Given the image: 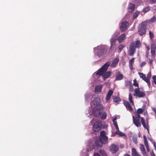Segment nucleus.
Returning <instances> with one entry per match:
<instances>
[{
    "mask_svg": "<svg viewBox=\"0 0 156 156\" xmlns=\"http://www.w3.org/2000/svg\"><path fill=\"white\" fill-rule=\"evenodd\" d=\"M110 64V62L108 61L106 62L103 66L99 69L98 72L96 73L97 75L101 76L103 77L104 80L109 78L111 76L112 72L111 71L106 72Z\"/></svg>",
    "mask_w": 156,
    "mask_h": 156,
    "instance_id": "nucleus-1",
    "label": "nucleus"
},
{
    "mask_svg": "<svg viewBox=\"0 0 156 156\" xmlns=\"http://www.w3.org/2000/svg\"><path fill=\"white\" fill-rule=\"evenodd\" d=\"M141 45V43L139 40H137L134 41L130 43L129 47V55H133L136 51V48H139Z\"/></svg>",
    "mask_w": 156,
    "mask_h": 156,
    "instance_id": "nucleus-2",
    "label": "nucleus"
},
{
    "mask_svg": "<svg viewBox=\"0 0 156 156\" xmlns=\"http://www.w3.org/2000/svg\"><path fill=\"white\" fill-rule=\"evenodd\" d=\"M140 114L136 113L135 117L133 116V123L137 127H140L141 125L140 122V119L141 120L140 115Z\"/></svg>",
    "mask_w": 156,
    "mask_h": 156,
    "instance_id": "nucleus-3",
    "label": "nucleus"
},
{
    "mask_svg": "<svg viewBox=\"0 0 156 156\" xmlns=\"http://www.w3.org/2000/svg\"><path fill=\"white\" fill-rule=\"evenodd\" d=\"M106 48L105 46H101L98 47L97 55L99 57H103L107 52Z\"/></svg>",
    "mask_w": 156,
    "mask_h": 156,
    "instance_id": "nucleus-4",
    "label": "nucleus"
},
{
    "mask_svg": "<svg viewBox=\"0 0 156 156\" xmlns=\"http://www.w3.org/2000/svg\"><path fill=\"white\" fill-rule=\"evenodd\" d=\"M102 128V125L101 122L97 121L93 126V129L95 132H98L100 131Z\"/></svg>",
    "mask_w": 156,
    "mask_h": 156,
    "instance_id": "nucleus-5",
    "label": "nucleus"
},
{
    "mask_svg": "<svg viewBox=\"0 0 156 156\" xmlns=\"http://www.w3.org/2000/svg\"><path fill=\"white\" fill-rule=\"evenodd\" d=\"M134 95L137 97L143 98L145 96L146 94L144 92L141 91L140 89L136 88L134 90Z\"/></svg>",
    "mask_w": 156,
    "mask_h": 156,
    "instance_id": "nucleus-6",
    "label": "nucleus"
},
{
    "mask_svg": "<svg viewBox=\"0 0 156 156\" xmlns=\"http://www.w3.org/2000/svg\"><path fill=\"white\" fill-rule=\"evenodd\" d=\"M141 122L142 125L144 127V128L146 129H147L148 133H149V125L148 124L149 121H148V119L147 118L146 119V124L145 122L144 119V118L143 117H141Z\"/></svg>",
    "mask_w": 156,
    "mask_h": 156,
    "instance_id": "nucleus-7",
    "label": "nucleus"
},
{
    "mask_svg": "<svg viewBox=\"0 0 156 156\" xmlns=\"http://www.w3.org/2000/svg\"><path fill=\"white\" fill-rule=\"evenodd\" d=\"M147 28L146 25L142 24L141 26L138 29V32L140 35L141 36L145 35Z\"/></svg>",
    "mask_w": 156,
    "mask_h": 156,
    "instance_id": "nucleus-8",
    "label": "nucleus"
},
{
    "mask_svg": "<svg viewBox=\"0 0 156 156\" xmlns=\"http://www.w3.org/2000/svg\"><path fill=\"white\" fill-rule=\"evenodd\" d=\"M110 151L113 153H115L119 150V147L114 144H112L109 147Z\"/></svg>",
    "mask_w": 156,
    "mask_h": 156,
    "instance_id": "nucleus-9",
    "label": "nucleus"
},
{
    "mask_svg": "<svg viewBox=\"0 0 156 156\" xmlns=\"http://www.w3.org/2000/svg\"><path fill=\"white\" fill-rule=\"evenodd\" d=\"M129 26L128 22L127 21L122 22L120 26V29L121 31L122 32L124 31L127 28V27Z\"/></svg>",
    "mask_w": 156,
    "mask_h": 156,
    "instance_id": "nucleus-10",
    "label": "nucleus"
},
{
    "mask_svg": "<svg viewBox=\"0 0 156 156\" xmlns=\"http://www.w3.org/2000/svg\"><path fill=\"white\" fill-rule=\"evenodd\" d=\"M93 115L95 117H99L101 115V112L99 108H94L93 111Z\"/></svg>",
    "mask_w": 156,
    "mask_h": 156,
    "instance_id": "nucleus-11",
    "label": "nucleus"
},
{
    "mask_svg": "<svg viewBox=\"0 0 156 156\" xmlns=\"http://www.w3.org/2000/svg\"><path fill=\"white\" fill-rule=\"evenodd\" d=\"M105 140L103 139L99 138V139L96 140L95 142L96 145L98 147H101L103 144H106L108 143V141L104 143Z\"/></svg>",
    "mask_w": 156,
    "mask_h": 156,
    "instance_id": "nucleus-12",
    "label": "nucleus"
},
{
    "mask_svg": "<svg viewBox=\"0 0 156 156\" xmlns=\"http://www.w3.org/2000/svg\"><path fill=\"white\" fill-rule=\"evenodd\" d=\"M101 136L99 138L103 139L105 140L104 143L108 141V137L105 135L106 133L104 131H102L100 133Z\"/></svg>",
    "mask_w": 156,
    "mask_h": 156,
    "instance_id": "nucleus-13",
    "label": "nucleus"
},
{
    "mask_svg": "<svg viewBox=\"0 0 156 156\" xmlns=\"http://www.w3.org/2000/svg\"><path fill=\"white\" fill-rule=\"evenodd\" d=\"M100 100L99 97L97 96L94 98L92 102L95 105L98 106L100 104Z\"/></svg>",
    "mask_w": 156,
    "mask_h": 156,
    "instance_id": "nucleus-14",
    "label": "nucleus"
},
{
    "mask_svg": "<svg viewBox=\"0 0 156 156\" xmlns=\"http://www.w3.org/2000/svg\"><path fill=\"white\" fill-rule=\"evenodd\" d=\"M126 38V35L125 34H123L120 35L117 39L119 43L122 42Z\"/></svg>",
    "mask_w": 156,
    "mask_h": 156,
    "instance_id": "nucleus-15",
    "label": "nucleus"
},
{
    "mask_svg": "<svg viewBox=\"0 0 156 156\" xmlns=\"http://www.w3.org/2000/svg\"><path fill=\"white\" fill-rule=\"evenodd\" d=\"M143 138L144 140V144L146 147V149L148 152L150 151V149L149 146L147 141V140L146 136L145 135H144Z\"/></svg>",
    "mask_w": 156,
    "mask_h": 156,
    "instance_id": "nucleus-16",
    "label": "nucleus"
},
{
    "mask_svg": "<svg viewBox=\"0 0 156 156\" xmlns=\"http://www.w3.org/2000/svg\"><path fill=\"white\" fill-rule=\"evenodd\" d=\"M140 150L144 156H148V155L145 151V150L144 145L142 144H140Z\"/></svg>",
    "mask_w": 156,
    "mask_h": 156,
    "instance_id": "nucleus-17",
    "label": "nucleus"
},
{
    "mask_svg": "<svg viewBox=\"0 0 156 156\" xmlns=\"http://www.w3.org/2000/svg\"><path fill=\"white\" fill-rule=\"evenodd\" d=\"M124 104L127 109H128L131 111H132L133 110V109L131 106L130 104L128 101H124Z\"/></svg>",
    "mask_w": 156,
    "mask_h": 156,
    "instance_id": "nucleus-18",
    "label": "nucleus"
},
{
    "mask_svg": "<svg viewBox=\"0 0 156 156\" xmlns=\"http://www.w3.org/2000/svg\"><path fill=\"white\" fill-rule=\"evenodd\" d=\"M119 61V59L118 58H116L114 59L111 65V66L112 67H114L116 65L118 64Z\"/></svg>",
    "mask_w": 156,
    "mask_h": 156,
    "instance_id": "nucleus-19",
    "label": "nucleus"
},
{
    "mask_svg": "<svg viewBox=\"0 0 156 156\" xmlns=\"http://www.w3.org/2000/svg\"><path fill=\"white\" fill-rule=\"evenodd\" d=\"M102 85L101 84L98 85L96 86L95 88V93H97L98 92H101Z\"/></svg>",
    "mask_w": 156,
    "mask_h": 156,
    "instance_id": "nucleus-20",
    "label": "nucleus"
},
{
    "mask_svg": "<svg viewBox=\"0 0 156 156\" xmlns=\"http://www.w3.org/2000/svg\"><path fill=\"white\" fill-rule=\"evenodd\" d=\"M156 50V46L155 45L152 46L151 47V56L155 57L156 54L155 50Z\"/></svg>",
    "mask_w": 156,
    "mask_h": 156,
    "instance_id": "nucleus-21",
    "label": "nucleus"
},
{
    "mask_svg": "<svg viewBox=\"0 0 156 156\" xmlns=\"http://www.w3.org/2000/svg\"><path fill=\"white\" fill-rule=\"evenodd\" d=\"M151 72H149L148 73V74L147 75V79L148 81H147V84L149 87L151 85V83L150 82V80L151 78Z\"/></svg>",
    "mask_w": 156,
    "mask_h": 156,
    "instance_id": "nucleus-22",
    "label": "nucleus"
},
{
    "mask_svg": "<svg viewBox=\"0 0 156 156\" xmlns=\"http://www.w3.org/2000/svg\"><path fill=\"white\" fill-rule=\"evenodd\" d=\"M138 74L139 75L140 77L147 83V81L148 80H147V77L143 73H139Z\"/></svg>",
    "mask_w": 156,
    "mask_h": 156,
    "instance_id": "nucleus-23",
    "label": "nucleus"
},
{
    "mask_svg": "<svg viewBox=\"0 0 156 156\" xmlns=\"http://www.w3.org/2000/svg\"><path fill=\"white\" fill-rule=\"evenodd\" d=\"M113 92V91L112 90H109L106 97V100L107 101L109 100Z\"/></svg>",
    "mask_w": 156,
    "mask_h": 156,
    "instance_id": "nucleus-24",
    "label": "nucleus"
},
{
    "mask_svg": "<svg viewBox=\"0 0 156 156\" xmlns=\"http://www.w3.org/2000/svg\"><path fill=\"white\" fill-rule=\"evenodd\" d=\"M135 59V58H133L131 60H130L129 61V67L130 68V69L131 70H132L133 69V64L134 62V60Z\"/></svg>",
    "mask_w": 156,
    "mask_h": 156,
    "instance_id": "nucleus-25",
    "label": "nucleus"
},
{
    "mask_svg": "<svg viewBox=\"0 0 156 156\" xmlns=\"http://www.w3.org/2000/svg\"><path fill=\"white\" fill-rule=\"evenodd\" d=\"M123 78V75L120 73H119L117 74L116 76L115 79V80H122Z\"/></svg>",
    "mask_w": 156,
    "mask_h": 156,
    "instance_id": "nucleus-26",
    "label": "nucleus"
},
{
    "mask_svg": "<svg viewBox=\"0 0 156 156\" xmlns=\"http://www.w3.org/2000/svg\"><path fill=\"white\" fill-rule=\"evenodd\" d=\"M155 57L151 56L150 58H147L149 61V63L150 66H151L153 65V62L155 59Z\"/></svg>",
    "mask_w": 156,
    "mask_h": 156,
    "instance_id": "nucleus-27",
    "label": "nucleus"
},
{
    "mask_svg": "<svg viewBox=\"0 0 156 156\" xmlns=\"http://www.w3.org/2000/svg\"><path fill=\"white\" fill-rule=\"evenodd\" d=\"M131 153L132 156H136L139 154L137 152L136 149L134 148H132Z\"/></svg>",
    "mask_w": 156,
    "mask_h": 156,
    "instance_id": "nucleus-28",
    "label": "nucleus"
},
{
    "mask_svg": "<svg viewBox=\"0 0 156 156\" xmlns=\"http://www.w3.org/2000/svg\"><path fill=\"white\" fill-rule=\"evenodd\" d=\"M129 100L130 103H132L133 105H134V104L133 101V97L131 93H130L129 95Z\"/></svg>",
    "mask_w": 156,
    "mask_h": 156,
    "instance_id": "nucleus-29",
    "label": "nucleus"
},
{
    "mask_svg": "<svg viewBox=\"0 0 156 156\" xmlns=\"http://www.w3.org/2000/svg\"><path fill=\"white\" fill-rule=\"evenodd\" d=\"M135 5L132 3H130L129 5V9L131 10L132 11H134L135 9Z\"/></svg>",
    "mask_w": 156,
    "mask_h": 156,
    "instance_id": "nucleus-30",
    "label": "nucleus"
},
{
    "mask_svg": "<svg viewBox=\"0 0 156 156\" xmlns=\"http://www.w3.org/2000/svg\"><path fill=\"white\" fill-rule=\"evenodd\" d=\"M149 22L151 23H154L156 21V17L153 16L151 19L148 21Z\"/></svg>",
    "mask_w": 156,
    "mask_h": 156,
    "instance_id": "nucleus-31",
    "label": "nucleus"
},
{
    "mask_svg": "<svg viewBox=\"0 0 156 156\" xmlns=\"http://www.w3.org/2000/svg\"><path fill=\"white\" fill-rule=\"evenodd\" d=\"M131 84V83L130 81L127 80L125 81V86L126 87H129Z\"/></svg>",
    "mask_w": 156,
    "mask_h": 156,
    "instance_id": "nucleus-32",
    "label": "nucleus"
},
{
    "mask_svg": "<svg viewBox=\"0 0 156 156\" xmlns=\"http://www.w3.org/2000/svg\"><path fill=\"white\" fill-rule=\"evenodd\" d=\"M107 117V114L105 112H104L102 114V115L101 117V119H106Z\"/></svg>",
    "mask_w": 156,
    "mask_h": 156,
    "instance_id": "nucleus-33",
    "label": "nucleus"
},
{
    "mask_svg": "<svg viewBox=\"0 0 156 156\" xmlns=\"http://www.w3.org/2000/svg\"><path fill=\"white\" fill-rule=\"evenodd\" d=\"M99 152L102 156H108L106 153V152L103 150H100Z\"/></svg>",
    "mask_w": 156,
    "mask_h": 156,
    "instance_id": "nucleus-34",
    "label": "nucleus"
},
{
    "mask_svg": "<svg viewBox=\"0 0 156 156\" xmlns=\"http://www.w3.org/2000/svg\"><path fill=\"white\" fill-rule=\"evenodd\" d=\"M150 9V7L149 6H147L144 9L143 12L144 13H146Z\"/></svg>",
    "mask_w": 156,
    "mask_h": 156,
    "instance_id": "nucleus-35",
    "label": "nucleus"
},
{
    "mask_svg": "<svg viewBox=\"0 0 156 156\" xmlns=\"http://www.w3.org/2000/svg\"><path fill=\"white\" fill-rule=\"evenodd\" d=\"M116 40V39L115 38L113 37L111 38L110 40V42L112 46H113L114 43L115 42Z\"/></svg>",
    "mask_w": 156,
    "mask_h": 156,
    "instance_id": "nucleus-36",
    "label": "nucleus"
},
{
    "mask_svg": "<svg viewBox=\"0 0 156 156\" xmlns=\"http://www.w3.org/2000/svg\"><path fill=\"white\" fill-rule=\"evenodd\" d=\"M114 101L115 102H118L121 101L120 98L118 97H115L113 98Z\"/></svg>",
    "mask_w": 156,
    "mask_h": 156,
    "instance_id": "nucleus-37",
    "label": "nucleus"
},
{
    "mask_svg": "<svg viewBox=\"0 0 156 156\" xmlns=\"http://www.w3.org/2000/svg\"><path fill=\"white\" fill-rule=\"evenodd\" d=\"M149 35L151 39L152 40L154 37V34L152 33L151 31L149 32Z\"/></svg>",
    "mask_w": 156,
    "mask_h": 156,
    "instance_id": "nucleus-38",
    "label": "nucleus"
},
{
    "mask_svg": "<svg viewBox=\"0 0 156 156\" xmlns=\"http://www.w3.org/2000/svg\"><path fill=\"white\" fill-rule=\"evenodd\" d=\"M139 14V13L138 12H135L133 14V19H135L136 17H137L138 16Z\"/></svg>",
    "mask_w": 156,
    "mask_h": 156,
    "instance_id": "nucleus-39",
    "label": "nucleus"
},
{
    "mask_svg": "<svg viewBox=\"0 0 156 156\" xmlns=\"http://www.w3.org/2000/svg\"><path fill=\"white\" fill-rule=\"evenodd\" d=\"M143 112V110L142 108H139L137 110L136 113L139 114H141Z\"/></svg>",
    "mask_w": 156,
    "mask_h": 156,
    "instance_id": "nucleus-40",
    "label": "nucleus"
},
{
    "mask_svg": "<svg viewBox=\"0 0 156 156\" xmlns=\"http://www.w3.org/2000/svg\"><path fill=\"white\" fill-rule=\"evenodd\" d=\"M124 47V46L122 44H120L118 46V48L119 50L121 51L122 50Z\"/></svg>",
    "mask_w": 156,
    "mask_h": 156,
    "instance_id": "nucleus-41",
    "label": "nucleus"
},
{
    "mask_svg": "<svg viewBox=\"0 0 156 156\" xmlns=\"http://www.w3.org/2000/svg\"><path fill=\"white\" fill-rule=\"evenodd\" d=\"M134 83H133V85L134 86L136 87H138V83L136 81V79H134L133 80Z\"/></svg>",
    "mask_w": 156,
    "mask_h": 156,
    "instance_id": "nucleus-42",
    "label": "nucleus"
},
{
    "mask_svg": "<svg viewBox=\"0 0 156 156\" xmlns=\"http://www.w3.org/2000/svg\"><path fill=\"white\" fill-rule=\"evenodd\" d=\"M117 134L120 136H123L124 135V134L123 133L119 131H117Z\"/></svg>",
    "mask_w": 156,
    "mask_h": 156,
    "instance_id": "nucleus-43",
    "label": "nucleus"
},
{
    "mask_svg": "<svg viewBox=\"0 0 156 156\" xmlns=\"http://www.w3.org/2000/svg\"><path fill=\"white\" fill-rule=\"evenodd\" d=\"M146 64V63L145 62H142L140 65V66L141 67H143V66H145Z\"/></svg>",
    "mask_w": 156,
    "mask_h": 156,
    "instance_id": "nucleus-44",
    "label": "nucleus"
},
{
    "mask_svg": "<svg viewBox=\"0 0 156 156\" xmlns=\"http://www.w3.org/2000/svg\"><path fill=\"white\" fill-rule=\"evenodd\" d=\"M152 78L153 80V82L154 83H155L156 82V76H154L152 77Z\"/></svg>",
    "mask_w": 156,
    "mask_h": 156,
    "instance_id": "nucleus-45",
    "label": "nucleus"
},
{
    "mask_svg": "<svg viewBox=\"0 0 156 156\" xmlns=\"http://www.w3.org/2000/svg\"><path fill=\"white\" fill-rule=\"evenodd\" d=\"M149 1L152 4L156 3V0H149Z\"/></svg>",
    "mask_w": 156,
    "mask_h": 156,
    "instance_id": "nucleus-46",
    "label": "nucleus"
},
{
    "mask_svg": "<svg viewBox=\"0 0 156 156\" xmlns=\"http://www.w3.org/2000/svg\"><path fill=\"white\" fill-rule=\"evenodd\" d=\"M149 53V51H146V56L147 58H148V55Z\"/></svg>",
    "mask_w": 156,
    "mask_h": 156,
    "instance_id": "nucleus-47",
    "label": "nucleus"
},
{
    "mask_svg": "<svg viewBox=\"0 0 156 156\" xmlns=\"http://www.w3.org/2000/svg\"><path fill=\"white\" fill-rule=\"evenodd\" d=\"M117 131H116L115 132H113L112 133V136H115L116 134H117Z\"/></svg>",
    "mask_w": 156,
    "mask_h": 156,
    "instance_id": "nucleus-48",
    "label": "nucleus"
},
{
    "mask_svg": "<svg viewBox=\"0 0 156 156\" xmlns=\"http://www.w3.org/2000/svg\"><path fill=\"white\" fill-rule=\"evenodd\" d=\"M146 49H147V51H149L150 50V48L148 46H146Z\"/></svg>",
    "mask_w": 156,
    "mask_h": 156,
    "instance_id": "nucleus-49",
    "label": "nucleus"
},
{
    "mask_svg": "<svg viewBox=\"0 0 156 156\" xmlns=\"http://www.w3.org/2000/svg\"><path fill=\"white\" fill-rule=\"evenodd\" d=\"M113 122L114 125L115 127L116 126H118V124H117V122L116 121V122H114V121H113Z\"/></svg>",
    "mask_w": 156,
    "mask_h": 156,
    "instance_id": "nucleus-50",
    "label": "nucleus"
},
{
    "mask_svg": "<svg viewBox=\"0 0 156 156\" xmlns=\"http://www.w3.org/2000/svg\"><path fill=\"white\" fill-rule=\"evenodd\" d=\"M138 1L139 2V5H142L143 4V2H142V1H141V0H138Z\"/></svg>",
    "mask_w": 156,
    "mask_h": 156,
    "instance_id": "nucleus-51",
    "label": "nucleus"
},
{
    "mask_svg": "<svg viewBox=\"0 0 156 156\" xmlns=\"http://www.w3.org/2000/svg\"><path fill=\"white\" fill-rule=\"evenodd\" d=\"M151 156H155V155L153 152H152L150 153Z\"/></svg>",
    "mask_w": 156,
    "mask_h": 156,
    "instance_id": "nucleus-52",
    "label": "nucleus"
},
{
    "mask_svg": "<svg viewBox=\"0 0 156 156\" xmlns=\"http://www.w3.org/2000/svg\"><path fill=\"white\" fill-rule=\"evenodd\" d=\"M129 87V89H130V90H133V85H132V84H131V85H130Z\"/></svg>",
    "mask_w": 156,
    "mask_h": 156,
    "instance_id": "nucleus-53",
    "label": "nucleus"
},
{
    "mask_svg": "<svg viewBox=\"0 0 156 156\" xmlns=\"http://www.w3.org/2000/svg\"><path fill=\"white\" fill-rule=\"evenodd\" d=\"M94 156H101L98 153H95L94 154Z\"/></svg>",
    "mask_w": 156,
    "mask_h": 156,
    "instance_id": "nucleus-54",
    "label": "nucleus"
},
{
    "mask_svg": "<svg viewBox=\"0 0 156 156\" xmlns=\"http://www.w3.org/2000/svg\"><path fill=\"white\" fill-rule=\"evenodd\" d=\"M117 119V117H114V118L112 120V122H113V121H114V122H116L115 121Z\"/></svg>",
    "mask_w": 156,
    "mask_h": 156,
    "instance_id": "nucleus-55",
    "label": "nucleus"
},
{
    "mask_svg": "<svg viewBox=\"0 0 156 156\" xmlns=\"http://www.w3.org/2000/svg\"><path fill=\"white\" fill-rule=\"evenodd\" d=\"M115 127L116 129L117 130L116 131H119V128L118 126H115Z\"/></svg>",
    "mask_w": 156,
    "mask_h": 156,
    "instance_id": "nucleus-56",
    "label": "nucleus"
},
{
    "mask_svg": "<svg viewBox=\"0 0 156 156\" xmlns=\"http://www.w3.org/2000/svg\"><path fill=\"white\" fill-rule=\"evenodd\" d=\"M153 110L155 112V114H156V108H153Z\"/></svg>",
    "mask_w": 156,
    "mask_h": 156,
    "instance_id": "nucleus-57",
    "label": "nucleus"
},
{
    "mask_svg": "<svg viewBox=\"0 0 156 156\" xmlns=\"http://www.w3.org/2000/svg\"><path fill=\"white\" fill-rule=\"evenodd\" d=\"M123 156H131V155L128 154H124Z\"/></svg>",
    "mask_w": 156,
    "mask_h": 156,
    "instance_id": "nucleus-58",
    "label": "nucleus"
},
{
    "mask_svg": "<svg viewBox=\"0 0 156 156\" xmlns=\"http://www.w3.org/2000/svg\"><path fill=\"white\" fill-rule=\"evenodd\" d=\"M154 147L155 148V150H156V144H155V143L154 144Z\"/></svg>",
    "mask_w": 156,
    "mask_h": 156,
    "instance_id": "nucleus-59",
    "label": "nucleus"
},
{
    "mask_svg": "<svg viewBox=\"0 0 156 156\" xmlns=\"http://www.w3.org/2000/svg\"><path fill=\"white\" fill-rule=\"evenodd\" d=\"M136 156H141L140 154H139L138 155H136Z\"/></svg>",
    "mask_w": 156,
    "mask_h": 156,
    "instance_id": "nucleus-60",
    "label": "nucleus"
},
{
    "mask_svg": "<svg viewBox=\"0 0 156 156\" xmlns=\"http://www.w3.org/2000/svg\"><path fill=\"white\" fill-rule=\"evenodd\" d=\"M154 83L156 85V82Z\"/></svg>",
    "mask_w": 156,
    "mask_h": 156,
    "instance_id": "nucleus-61",
    "label": "nucleus"
}]
</instances>
